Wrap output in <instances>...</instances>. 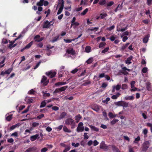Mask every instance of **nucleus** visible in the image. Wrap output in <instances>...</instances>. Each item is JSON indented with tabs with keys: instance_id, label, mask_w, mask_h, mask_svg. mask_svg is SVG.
Here are the masks:
<instances>
[{
	"instance_id": "nucleus-1",
	"label": "nucleus",
	"mask_w": 152,
	"mask_h": 152,
	"mask_svg": "<svg viewBox=\"0 0 152 152\" xmlns=\"http://www.w3.org/2000/svg\"><path fill=\"white\" fill-rule=\"evenodd\" d=\"M150 146V143L148 141L144 142L142 145V151L145 152Z\"/></svg>"
},
{
	"instance_id": "nucleus-2",
	"label": "nucleus",
	"mask_w": 152,
	"mask_h": 152,
	"mask_svg": "<svg viewBox=\"0 0 152 152\" xmlns=\"http://www.w3.org/2000/svg\"><path fill=\"white\" fill-rule=\"evenodd\" d=\"M83 123L82 122H80L77 126V131L78 132H83L84 130V127L83 126Z\"/></svg>"
},
{
	"instance_id": "nucleus-3",
	"label": "nucleus",
	"mask_w": 152,
	"mask_h": 152,
	"mask_svg": "<svg viewBox=\"0 0 152 152\" xmlns=\"http://www.w3.org/2000/svg\"><path fill=\"white\" fill-rule=\"evenodd\" d=\"M12 68H10L5 71H4L1 72L0 73V76H4L5 74H9L12 70Z\"/></svg>"
},
{
	"instance_id": "nucleus-4",
	"label": "nucleus",
	"mask_w": 152,
	"mask_h": 152,
	"mask_svg": "<svg viewBox=\"0 0 152 152\" xmlns=\"http://www.w3.org/2000/svg\"><path fill=\"white\" fill-rule=\"evenodd\" d=\"M100 148L102 149L105 151H107L109 148L108 146L105 144L104 141H102L100 145Z\"/></svg>"
},
{
	"instance_id": "nucleus-5",
	"label": "nucleus",
	"mask_w": 152,
	"mask_h": 152,
	"mask_svg": "<svg viewBox=\"0 0 152 152\" xmlns=\"http://www.w3.org/2000/svg\"><path fill=\"white\" fill-rule=\"evenodd\" d=\"M126 71L130 72V69H127L126 67H124L122 68V70L120 71V72L125 75H128L129 73Z\"/></svg>"
},
{
	"instance_id": "nucleus-6",
	"label": "nucleus",
	"mask_w": 152,
	"mask_h": 152,
	"mask_svg": "<svg viewBox=\"0 0 152 152\" xmlns=\"http://www.w3.org/2000/svg\"><path fill=\"white\" fill-rule=\"evenodd\" d=\"M56 74V73L55 71L52 72L50 71L48 72H47L46 73V75L51 78H52L54 77Z\"/></svg>"
},
{
	"instance_id": "nucleus-7",
	"label": "nucleus",
	"mask_w": 152,
	"mask_h": 152,
	"mask_svg": "<svg viewBox=\"0 0 152 152\" xmlns=\"http://www.w3.org/2000/svg\"><path fill=\"white\" fill-rule=\"evenodd\" d=\"M47 78L45 76H43L42 78V79L41 82L42 83H43V85L44 86H47L49 83V80H47Z\"/></svg>"
},
{
	"instance_id": "nucleus-8",
	"label": "nucleus",
	"mask_w": 152,
	"mask_h": 152,
	"mask_svg": "<svg viewBox=\"0 0 152 152\" xmlns=\"http://www.w3.org/2000/svg\"><path fill=\"white\" fill-rule=\"evenodd\" d=\"M16 41V40H15V39L12 41L9 40V42L10 43V44L9 45L8 48L10 49H11L12 48L15 47L17 45V44H14L13 45Z\"/></svg>"
},
{
	"instance_id": "nucleus-9",
	"label": "nucleus",
	"mask_w": 152,
	"mask_h": 152,
	"mask_svg": "<svg viewBox=\"0 0 152 152\" xmlns=\"http://www.w3.org/2000/svg\"><path fill=\"white\" fill-rule=\"evenodd\" d=\"M74 122V121L72 119L69 118L67 119L66 120L65 124L67 125H70Z\"/></svg>"
},
{
	"instance_id": "nucleus-10",
	"label": "nucleus",
	"mask_w": 152,
	"mask_h": 152,
	"mask_svg": "<svg viewBox=\"0 0 152 152\" xmlns=\"http://www.w3.org/2000/svg\"><path fill=\"white\" fill-rule=\"evenodd\" d=\"M40 35H37L35 36L34 39H35V41L38 42H40L43 39V38H40Z\"/></svg>"
},
{
	"instance_id": "nucleus-11",
	"label": "nucleus",
	"mask_w": 152,
	"mask_h": 152,
	"mask_svg": "<svg viewBox=\"0 0 152 152\" xmlns=\"http://www.w3.org/2000/svg\"><path fill=\"white\" fill-rule=\"evenodd\" d=\"M49 23L48 20L45 21L43 25V28H49L50 26V23Z\"/></svg>"
},
{
	"instance_id": "nucleus-12",
	"label": "nucleus",
	"mask_w": 152,
	"mask_h": 152,
	"mask_svg": "<svg viewBox=\"0 0 152 152\" xmlns=\"http://www.w3.org/2000/svg\"><path fill=\"white\" fill-rule=\"evenodd\" d=\"M38 137V138H39V135L38 134H36L35 135L31 136L30 137V140L31 141H33L36 140L37 139Z\"/></svg>"
},
{
	"instance_id": "nucleus-13",
	"label": "nucleus",
	"mask_w": 152,
	"mask_h": 152,
	"mask_svg": "<svg viewBox=\"0 0 152 152\" xmlns=\"http://www.w3.org/2000/svg\"><path fill=\"white\" fill-rule=\"evenodd\" d=\"M66 53L69 54H71L72 55H75V51L73 50V48L71 49H68L66 51Z\"/></svg>"
},
{
	"instance_id": "nucleus-14",
	"label": "nucleus",
	"mask_w": 152,
	"mask_h": 152,
	"mask_svg": "<svg viewBox=\"0 0 152 152\" xmlns=\"http://www.w3.org/2000/svg\"><path fill=\"white\" fill-rule=\"evenodd\" d=\"M42 93L43 94V96L45 99H46L47 97H50V94L49 93H47L46 91L45 92L42 91Z\"/></svg>"
},
{
	"instance_id": "nucleus-15",
	"label": "nucleus",
	"mask_w": 152,
	"mask_h": 152,
	"mask_svg": "<svg viewBox=\"0 0 152 152\" xmlns=\"http://www.w3.org/2000/svg\"><path fill=\"white\" fill-rule=\"evenodd\" d=\"M121 88V86L120 85L118 84L116 86H113V89L112 92H114L115 91V89L117 91L119 90Z\"/></svg>"
},
{
	"instance_id": "nucleus-16",
	"label": "nucleus",
	"mask_w": 152,
	"mask_h": 152,
	"mask_svg": "<svg viewBox=\"0 0 152 152\" xmlns=\"http://www.w3.org/2000/svg\"><path fill=\"white\" fill-rule=\"evenodd\" d=\"M63 146L65 148V149L64 150L63 152H67L69 151L71 148L70 146H67L65 144H64L63 145Z\"/></svg>"
},
{
	"instance_id": "nucleus-17",
	"label": "nucleus",
	"mask_w": 152,
	"mask_h": 152,
	"mask_svg": "<svg viewBox=\"0 0 152 152\" xmlns=\"http://www.w3.org/2000/svg\"><path fill=\"white\" fill-rule=\"evenodd\" d=\"M36 148H29L27 149L24 152H33L35 151L36 149Z\"/></svg>"
},
{
	"instance_id": "nucleus-18",
	"label": "nucleus",
	"mask_w": 152,
	"mask_h": 152,
	"mask_svg": "<svg viewBox=\"0 0 152 152\" xmlns=\"http://www.w3.org/2000/svg\"><path fill=\"white\" fill-rule=\"evenodd\" d=\"M132 58V56H130L127 58L126 60V61L125 63L127 64H130L132 63L131 61Z\"/></svg>"
},
{
	"instance_id": "nucleus-19",
	"label": "nucleus",
	"mask_w": 152,
	"mask_h": 152,
	"mask_svg": "<svg viewBox=\"0 0 152 152\" xmlns=\"http://www.w3.org/2000/svg\"><path fill=\"white\" fill-rule=\"evenodd\" d=\"M129 44V43H127L125 45H123L120 49V50L122 51H124L127 48Z\"/></svg>"
},
{
	"instance_id": "nucleus-20",
	"label": "nucleus",
	"mask_w": 152,
	"mask_h": 152,
	"mask_svg": "<svg viewBox=\"0 0 152 152\" xmlns=\"http://www.w3.org/2000/svg\"><path fill=\"white\" fill-rule=\"evenodd\" d=\"M120 95V94L119 93H117L115 95H114L112 96L111 98L112 99H116Z\"/></svg>"
},
{
	"instance_id": "nucleus-21",
	"label": "nucleus",
	"mask_w": 152,
	"mask_h": 152,
	"mask_svg": "<svg viewBox=\"0 0 152 152\" xmlns=\"http://www.w3.org/2000/svg\"><path fill=\"white\" fill-rule=\"evenodd\" d=\"M20 125V124L18 123L10 127V129L11 130H13L16 127H19Z\"/></svg>"
},
{
	"instance_id": "nucleus-22",
	"label": "nucleus",
	"mask_w": 152,
	"mask_h": 152,
	"mask_svg": "<svg viewBox=\"0 0 152 152\" xmlns=\"http://www.w3.org/2000/svg\"><path fill=\"white\" fill-rule=\"evenodd\" d=\"M66 84V82H58L55 84V85L56 86H59L61 85H64Z\"/></svg>"
},
{
	"instance_id": "nucleus-23",
	"label": "nucleus",
	"mask_w": 152,
	"mask_h": 152,
	"mask_svg": "<svg viewBox=\"0 0 152 152\" xmlns=\"http://www.w3.org/2000/svg\"><path fill=\"white\" fill-rule=\"evenodd\" d=\"M64 6H63V3L62 4V6H61L57 13V15H59L62 12L63 8H64Z\"/></svg>"
},
{
	"instance_id": "nucleus-24",
	"label": "nucleus",
	"mask_w": 152,
	"mask_h": 152,
	"mask_svg": "<svg viewBox=\"0 0 152 152\" xmlns=\"http://www.w3.org/2000/svg\"><path fill=\"white\" fill-rule=\"evenodd\" d=\"M64 131L66 132L70 133L71 131L68 129V128L66 126H64L63 128Z\"/></svg>"
},
{
	"instance_id": "nucleus-25",
	"label": "nucleus",
	"mask_w": 152,
	"mask_h": 152,
	"mask_svg": "<svg viewBox=\"0 0 152 152\" xmlns=\"http://www.w3.org/2000/svg\"><path fill=\"white\" fill-rule=\"evenodd\" d=\"M129 103L124 101H122V106L123 107H128Z\"/></svg>"
},
{
	"instance_id": "nucleus-26",
	"label": "nucleus",
	"mask_w": 152,
	"mask_h": 152,
	"mask_svg": "<svg viewBox=\"0 0 152 152\" xmlns=\"http://www.w3.org/2000/svg\"><path fill=\"white\" fill-rule=\"evenodd\" d=\"M44 0H40L38 2L37 4V5L38 6H42L43 5V2Z\"/></svg>"
},
{
	"instance_id": "nucleus-27",
	"label": "nucleus",
	"mask_w": 152,
	"mask_h": 152,
	"mask_svg": "<svg viewBox=\"0 0 152 152\" xmlns=\"http://www.w3.org/2000/svg\"><path fill=\"white\" fill-rule=\"evenodd\" d=\"M134 97L133 96H126L125 98V99L126 100H133L134 99Z\"/></svg>"
},
{
	"instance_id": "nucleus-28",
	"label": "nucleus",
	"mask_w": 152,
	"mask_h": 152,
	"mask_svg": "<svg viewBox=\"0 0 152 152\" xmlns=\"http://www.w3.org/2000/svg\"><path fill=\"white\" fill-rule=\"evenodd\" d=\"M112 147L113 151H116V152H119L120 151L119 149L115 146L112 145Z\"/></svg>"
},
{
	"instance_id": "nucleus-29",
	"label": "nucleus",
	"mask_w": 152,
	"mask_h": 152,
	"mask_svg": "<svg viewBox=\"0 0 152 152\" xmlns=\"http://www.w3.org/2000/svg\"><path fill=\"white\" fill-rule=\"evenodd\" d=\"M106 43L105 42H102L100 43L99 47V48H103L105 45Z\"/></svg>"
},
{
	"instance_id": "nucleus-30",
	"label": "nucleus",
	"mask_w": 152,
	"mask_h": 152,
	"mask_svg": "<svg viewBox=\"0 0 152 152\" xmlns=\"http://www.w3.org/2000/svg\"><path fill=\"white\" fill-rule=\"evenodd\" d=\"M46 104V103L45 102V101H43L41 103V105L40 106V108H41L45 107Z\"/></svg>"
},
{
	"instance_id": "nucleus-31",
	"label": "nucleus",
	"mask_w": 152,
	"mask_h": 152,
	"mask_svg": "<svg viewBox=\"0 0 152 152\" xmlns=\"http://www.w3.org/2000/svg\"><path fill=\"white\" fill-rule=\"evenodd\" d=\"M33 44V41H31L25 47V48L28 49L30 48Z\"/></svg>"
},
{
	"instance_id": "nucleus-32",
	"label": "nucleus",
	"mask_w": 152,
	"mask_h": 152,
	"mask_svg": "<svg viewBox=\"0 0 152 152\" xmlns=\"http://www.w3.org/2000/svg\"><path fill=\"white\" fill-rule=\"evenodd\" d=\"M148 40V35L145 36L143 39V42L144 43H146Z\"/></svg>"
},
{
	"instance_id": "nucleus-33",
	"label": "nucleus",
	"mask_w": 152,
	"mask_h": 152,
	"mask_svg": "<svg viewBox=\"0 0 152 152\" xmlns=\"http://www.w3.org/2000/svg\"><path fill=\"white\" fill-rule=\"evenodd\" d=\"M118 121V120L114 118L110 122V123L111 125H113Z\"/></svg>"
},
{
	"instance_id": "nucleus-34",
	"label": "nucleus",
	"mask_w": 152,
	"mask_h": 152,
	"mask_svg": "<svg viewBox=\"0 0 152 152\" xmlns=\"http://www.w3.org/2000/svg\"><path fill=\"white\" fill-rule=\"evenodd\" d=\"M140 138L139 136H138L137 138H136L134 140V141L133 142L135 143H137L140 140Z\"/></svg>"
},
{
	"instance_id": "nucleus-35",
	"label": "nucleus",
	"mask_w": 152,
	"mask_h": 152,
	"mask_svg": "<svg viewBox=\"0 0 152 152\" xmlns=\"http://www.w3.org/2000/svg\"><path fill=\"white\" fill-rule=\"evenodd\" d=\"M91 47L89 46H87L85 49L86 52L89 53L90 52L91 50Z\"/></svg>"
},
{
	"instance_id": "nucleus-36",
	"label": "nucleus",
	"mask_w": 152,
	"mask_h": 152,
	"mask_svg": "<svg viewBox=\"0 0 152 152\" xmlns=\"http://www.w3.org/2000/svg\"><path fill=\"white\" fill-rule=\"evenodd\" d=\"M109 49V48L108 47H107L102 50L101 53H102L104 54L106 52H107Z\"/></svg>"
},
{
	"instance_id": "nucleus-37",
	"label": "nucleus",
	"mask_w": 152,
	"mask_h": 152,
	"mask_svg": "<svg viewBox=\"0 0 152 152\" xmlns=\"http://www.w3.org/2000/svg\"><path fill=\"white\" fill-rule=\"evenodd\" d=\"M68 88V86H66L62 87L59 88L60 92H62L64 91Z\"/></svg>"
},
{
	"instance_id": "nucleus-38",
	"label": "nucleus",
	"mask_w": 152,
	"mask_h": 152,
	"mask_svg": "<svg viewBox=\"0 0 152 152\" xmlns=\"http://www.w3.org/2000/svg\"><path fill=\"white\" fill-rule=\"evenodd\" d=\"M75 40V39H64V41L66 43H69L71 42L72 41H74Z\"/></svg>"
},
{
	"instance_id": "nucleus-39",
	"label": "nucleus",
	"mask_w": 152,
	"mask_h": 152,
	"mask_svg": "<svg viewBox=\"0 0 152 152\" xmlns=\"http://www.w3.org/2000/svg\"><path fill=\"white\" fill-rule=\"evenodd\" d=\"M93 61V58L91 57L88 59L86 61V62L87 64H90L92 63Z\"/></svg>"
},
{
	"instance_id": "nucleus-40",
	"label": "nucleus",
	"mask_w": 152,
	"mask_h": 152,
	"mask_svg": "<svg viewBox=\"0 0 152 152\" xmlns=\"http://www.w3.org/2000/svg\"><path fill=\"white\" fill-rule=\"evenodd\" d=\"M75 117V119L77 123L82 118L80 114L76 116Z\"/></svg>"
},
{
	"instance_id": "nucleus-41",
	"label": "nucleus",
	"mask_w": 152,
	"mask_h": 152,
	"mask_svg": "<svg viewBox=\"0 0 152 152\" xmlns=\"http://www.w3.org/2000/svg\"><path fill=\"white\" fill-rule=\"evenodd\" d=\"M106 1L105 0H100L99 2V4L100 5H104L105 4Z\"/></svg>"
},
{
	"instance_id": "nucleus-42",
	"label": "nucleus",
	"mask_w": 152,
	"mask_h": 152,
	"mask_svg": "<svg viewBox=\"0 0 152 152\" xmlns=\"http://www.w3.org/2000/svg\"><path fill=\"white\" fill-rule=\"evenodd\" d=\"M12 115H10L7 116L6 118V119L8 121H10L11 120L12 118Z\"/></svg>"
},
{
	"instance_id": "nucleus-43",
	"label": "nucleus",
	"mask_w": 152,
	"mask_h": 152,
	"mask_svg": "<svg viewBox=\"0 0 152 152\" xmlns=\"http://www.w3.org/2000/svg\"><path fill=\"white\" fill-rule=\"evenodd\" d=\"M100 19H103L105 17L107 16V14L106 13H101L100 15Z\"/></svg>"
},
{
	"instance_id": "nucleus-44",
	"label": "nucleus",
	"mask_w": 152,
	"mask_h": 152,
	"mask_svg": "<svg viewBox=\"0 0 152 152\" xmlns=\"http://www.w3.org/2000/svg\"><path fill=\"white\" fill-rule=\"evenodd\" d=\"M88 11V8L86 9L81 14V15H85Z\"/></svg>"
},
{
	"instance_id": "nucleus-45",
	"label": "nucleus",
	"mask_w": 152,
	"mask_h": 152,
	"mask_svg": "<svg viewBox=\"0 0 152 152\" xmlns=\"http://www.w3.org/2000/svg\"><path fill=\"white\" fill-rule=\"evenodd\" d=\"M66 115V113L65 112H62L60 115V117L61 118H64Z\"/></svg>"
},
{
	"instance_id": "nucleus-46",
	"label": "nucleus",
	"mask_w": 152,
	"mask_h": 152,
	"mask_svg": "<svg viewBox=\"0 0 152 152\" xmlns=\"http://www.w3.org/2000/svg\"><path fill=\"white\" fill-rule=\"evenodd\" d=\"M122 101H118L115 103V105L118 106H122Z\"/></svg>"
},
{
	"instance_id": "nucleus-47",
	"label": "nucleus",
	"mask_w": 152,
	"mask_h": 152,
	"mask_svg": "<svg viewBox=\"0 0 152 152\" xmlns=\"http://www.w3.org/2000/svg\"><path fill=\"white\" fill-rule=\"evenodd\" d=\"M128 88V86L126 84H122L121 86V88L123 90H125L127 89Z\"/></svg>"
},
{
	"instance_id": "nucleus-48",
	"label": "nucleus",
	"mask_w": 152,
	"mask_h": 152,
	"mask_svg": "<svg viewBox=\"0 0 152 152\" xmlns=\"http://www.w3.org/2000/svg\"><path fill=\"white\" fill-rule=\"evenodd\" d=\"M59 38V36H58L56 37H54L53 39L51 40V42L54 43L56 41H57V40Z\"/></svg>"
},
{
	"instance_id": "nucleus-49",
	"label": "nucleus",
	"mask_w": 152,
	"mask_h": 152,
	"mask_svg": "<svg viewBox=\"0 0 152 152\" xmlns=\"http://www.w3.org/2000/svg\"><path fill=\"white\" fill-rule=\"evenodd\" d=\"M147 126L150 128V130L152 133V124L148 123L146 124Z\"/></svg>"
},
{
	"instance_id": "nucleus-50",
	"label": "nucleus",
	"mask_w": 152,
	"mask_h": 152,
	"mask_svg": "<svg viewBox=\"0 0 152 152\" xmlns=\"http://www.w3.org/2000/svg\"><path fill=\"white\" fill-rule=\"evenodd\" d=\"M115 26L114 25H112V26L108 27L107 28V29L109 31H111V30H113L115 28Z\"/></svg>"
},
{
	"instance_id": "nucleus-51",
	"label": "nucleus",
	"mask_w": 152,
	"mask_h": 152,
	"mask_svg": "<svg viewBox=\"0 0 152 152\" xmlns=\"http://www.w3.org/2000/svg\"><path fill=\"white\" fill-rule=\"evenodd\" d=\"M146 4L148 5L151 6L152 4V0H147Z\"/></svg>"
},
{
	"instance_id": "nucleus-52",
	"label": "nucleus",
	"mask_w": 152,
	"mask_h": 152,
	"mask_svg": "<svg viewBox=\"0 0 152 152\" xmlns=\"http://www.w3.org/2000/svg\"><path fill=\"white\" fill-rule=\"evenodd\" d=\"M72 146H74L75 147H77L79 146V143H77L75 144L74 142L72 143Z\"/></svg>"
},
{
	"instance_id": "nucleus-53",
	"label": "nucleus",
	"mask_w": 152,
	"mask_h": 152,
	"mask_svg": "<svg viewBox=\"0 0 152 152\" xmlns=\"http://www.w3.org/2000/svg\"><path fill=\"white\" fill-rule=\"evenodd\" d=\"M33 101V99L31 98H29L27 99V102L29 104L32 103Z\"/></svg>"
},
{
	"instance_id": "nucleus-54",
	"label": "nucleus",
	"mask_w": 152,
	"mask_h": 152,
	"mask_svg": "<svg viewBox=\"0 0 152 152\" xmlns=\"http://www.w3.org/2000/svg\"><path fill=\"white\" fill-rule=\"evenodd\" d=\"M114 4V3L113 1H111L109 2L107 4V7L111 6Z\"/></svg>"
},
{
	"instance_id": "nucleus-55",
	"label": "nucleus",
	"mask_w": 152,
	"mask_h": 152,
	"mask_svg": "<svg viewBox=\"0 0 152 152\" xmlns=\"http://www.w3.org/2000/svg\"><path fill=\"white\" fill-rule=\"evenodd\" d=\"M101 107L98 105H96V111L98 112Z\"/></svg>"
},
{
	"instance_id": "nucleus-56",
	"label": "nucleus",
	"mask_w": 152,
	"mask_h": 152,
	"mask_svg": "<svg viewBox=\"0 0 152 152\" xmlns=\"http://www.w3.org/2000/svg\"><path fill=\"white\" fill-rule=\"evenodd\" d=\"M148 71V68L146 67H144L142 70V72L144 73H146Z\"/></svg>"
},
{
	"instance_id": "nucleus-57",
	"label": "nucleus",
	"mask_w": 152,
	"mask_h": 152,
	"mask_svg": "<svg viewBox=\"0 0 152 152\" xmlns=\"http://www.w3.org/2000/svg\"><path fill=\"white\" fill-rule=\"evenodd\" d=\"M116 37H115L114 36V35H112L111 36L110 38H109V39L111 41H114L115 39H116Z\"/></svg>"
},
{
	"instance_id": "nucleus-58",
	"label": "nucleus",
	"mask_w": 152,
	"mask_h": 152,
	"mask_svg": "<svg viewBox=\"0 0 152 152\" xmlns=\"http://www.w3.org/2000/svg\"><path fill=\"white\" fill-rule=\"evenodd\" d=\"M44 115L43 114H41V115H38L37 117V118L38 119H40L44 117Z\"/></svg>"
},
{
	"instance_id": "nucleus-59",
	"label": "nucleus",
	"mask_w": 152,
	"mask_h": 152,
	"mask_svg": "<svg viewBox=\"0 0 152 152\" xmlns=\"http://www.w3.org/2000/svg\"><path fill=\"white\" fill-rule=\"evenodd\" d=\"M129 34V32L128 31H126L124 32L122 34L121 37H123V36L124 35H128Z\"/></svg>"
},
{
	"instance_id": "nucleus-60",
	"label": "nucleus",
	"mask_w": 152,
	"mask_h": 152,
	"mask_svg": "<svg viewBox=\"0 0 152 152\" xmlns=\"http://www.w3.org/2000/svg\"><path fill=\"white\" fill-rule=\"evenodd\" d=\"M108 115L110 118H114V115L112 112H110L109 113Z\"/></svg>"
},
{
	"instance_id": "nucleus-61",
	"label": "nucleus",
	"mask_w": 152,
	"mask_h": 152,
	"mask_svg": "<svg viewBox=\"0 0 152 152\" xmlns=\"http://www.w3.org/2000/svg\"><path fill=\"white\" fill-rule=\"evenodd\" d=\"M107 86V84L106 83H102L101 87L105 88Z\"/></svg>"
},
{
	"instance_id": "nucleus-62",
	"label": "nucleus",
	"mask_w": 152,
	"mask_h": 152,
	"mask_svg": "<svg viewBox=\"0 0 152 152\" xmlns=\"http://www.w3.org/2000/svg\"><path fill=\"white\" fill-rule=\"evenodd\" d=\"M34 92L35 91L33 89H31L28 92V94H34Z\"/></svg>"
},
{
	"instance_id": "nucleus-63",
	"label": "nucleus",
	"mask_w": 152,
	"mask_h": 152,
	"mask_svg": "<svg viewBox=\"0 0 152 152\" xmlns=\"http://www.w3.org/2000/svg\"><path fill=\"white\" fill-rule=\"evenodd\" d=\"M87 133H84L83 136H84V139L87 140L89 138V137L87 135Z\"/></svg>"
},
{
	"instance_id": "nucleus-64",
	"label": "nucleus",
	"mask_w": 152,
	"mask_h": 152,
	"mask_svg": "<svg viewBox=\"0 0 152 152\" xmlns=\"http://www.w3.org/2000/svg\"><path fill=\"white\" fill-rule=\"evenodd\" d=\"M129 149V152H134L133 151V149L132 148L131 146H128Z\"/></svg>"
}]
</instances>
